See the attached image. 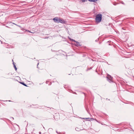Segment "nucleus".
<instances>
[{"label":"nucleus","mask_w":134,"mask_h":134,"mask_svg":"<svg viewBox=\"0 0 134 134\" xmlns=\"http://www.w3.org/2000/svg\"><path fill=\"white\" fill-rule=\"evenodd\" d=\"M102 15L100 14H97L96 15V21L97 23L100 22L102 19Z\"/></svg>","instance_id":"nucleus-1"},{"label":"nucleus","mask_w":134,"mask_h":134,"mask_svg":"<svg viewBox=\"0 0 134 134\" xmlns=\"http://www.w3.org/2000/svg\"><path fill=\"white\" fill-rule=\"evenodd\" d=\"M69 39L72 42H76V43L75 44V45L76 46L78 47L79 46H81L80 43L79 42L76 41L70 38H69Z\"/></svg>","instance_id":"nucleus-2"},{"label":"nucleus","mask_w":134,"mask_h":134,"mask_svg":"<svg viewBox=\"0 0 134 134\" xmlns=\"http://www.w3.org/2000/svg\"><path fill=\"white\" fill-rule=\"evenodd\" d=\"M60 18L58 17H55L53 19V20L55 23H59Z\"/></svg>","instance_id":"nucleus-3"},{"label":"nucleus","mask_w":134,"mask_h":134,"mask_svg":"<svg viewBox=\"0 0 134 134\" xmlns=\"http://www.w3.org/2000/svg\"><path fill=\"white\" fill-rule=\"evenodd\" d=\"M107 79H108V81L109 82H110L112 79V77L110 76L109 75L107 77Z\"/></svg>","instance_id":"nucleus-4"},{"label":"nucleus","mask_w":134,"mask_h":134,"mask_svg":"<svg viewBox=\"0 0 134 134\" xmlns=\"http://www.w3.org/2000/svg\"><path fill=\"white\" fill-rule=\"evenodd\" d=\"M65 21L63 19H59V23L64 24L65 23Z\"/></svg>","instance_id":"nucleus-5"},{"label":"nucleus","mask_w":134,"mask_h":134,"mask_svg":"<svg viewBox=\"0 0 134 134\" xmlns=\"http://www.w3.org/2000/svg\"><path fill=\"white\" fill-rule=\"evenodd\" d=\"M75 129L77 131H79L80 130H81L80 129H79L77 127Z\"/></svg>","instance_id":"nucleus-6"},{"label":"nucleus","mask_w":134,"mask_h":134,"mask_svg":"<svg viewBox=\"0 0 134 134\" xmlns=\"http://www.w3.org/2000/svg\"><path fill=\"white\" fill-rule=\"evenodd\" d=\"M13 65H14V68H15V70H17V68H16V67L15 65L14 64V62H13Z\"/></svg>","instance_id":"nucleus-7"},{"label":"nucleus","mask_w":134,"mask_h":134,"mask_svg":"<svg viewBox=\"0 0 134 134\" xmlns=\"http://www.w3.org/2000/svg\"><path fill=\"white\" fill-rule=\"evenodd\" d=\"M20 83L21 84L23 85H24V86H27L26 84H25L24 82H20Z\"/></svg>","instance_id":"nucleus-8"},{"label":"nucleus","mask_w":134,"mask_h":134,"mask_svg":"<svg viewBox=\"0 0 134 134\" xmlns=\"http://www.w3.org/2000/svg\"><path fill=\"white\" fill-rule=\"evenodd\" d=\"M81 1L82 2H84L86 1H87V0H81Z\"/></svg>","instance_id":"nucleus-9"},{"label":"nucleus","mask_w":134,"mask_h":134,"mask_svg":"<svg viewBox=\"0 0 134 134\" xmlns=\"http://www.w3.org/2000/svg\"><path fill=\"white\" fill-rule=\"evenodd\" d=\"M121 3H122V4H124V2L123 1H121Z\"/></svg>","instance_id":"nucleus-10"},{"label":"nucleus","mask_w":134,"mask_h":134,"mask_svg":"<svg viewBox=\"0 0 134 134\" xmlns=\"http://www.w3.org/2000/svg\"><path fill=\"white\" fill-rule=\"evenodd\" d=\"M39 133L40 134H41V132H39Z\"/></svg>","instance_id":"nucleus-11"},{"label":"nucleus","mask_w":134,"mask_h":134,"mask_svg":"<svg viewBox=\"0 0 134 134\" xmlns=\"http://www.w3.org/2000/svg\"><path fill=\"white\" fill-rule=\"evenodd\" d=\"M90 119L89 118H86V119Z\"/></svg>","instance_id":"nucleus-12"},{"label":"nucleus","mask_w":134,"mask_h":134,"mask_svg":"<svg viewBox=\"0 0 134 134\" xmlns=\"http://www.w3.org/2000/svg\"><path fill=\"white\" fill-rule=\"evenodd\" d=\"M12 118L13 119H14V118H13L12 117V118Z\"/></svg>","instance_id":"nucleus-13"},{"label":"nucleus","mask_w":134,"mask_h":134,"mask_svg":"<svg viewBox=\"0 0 134 134\" xmlns=\"http://www.w3.org/2000/svg\"><path fill=\"white\" fill-rule=\"evenodd\" d=\"M12 62H13V60H12Z\"/></svg>","instance_id":"nucleus-14"},{"label":"nucleus","mask_w":134,"mask_h":134,"mask_svg":"<svg viewBox=\"0 0 134 134\" xmlns=\"http://www.w3.org/2000/svg\"><path fill=\"white\" fill-rule=\"evenodd\" d=\"M83 93V94H85V93Z\"/></svg>","instance_id":"nucleus-15"},{"label":"nucleus","mask_w":134,"mask_h":134,"mask_svg":"<svg viewBox=\"0 0 134 134\" xmlns=\"http://www.w3.org/2000/svg\"><path fill=\"white\" fill-rule=\"evenodd\" d=\"M15 24V25H17L16 24Z\"/></svg>","instance_id":"nucleus-16"},{"label":"nucleus","mask_w":134,"mask_h":134,"mask_svg":"<svg viewBox=\"0 0 134 134\" xmlns=\"http://www.w3.org/2000/svg\"><path fill=\"white\" fill-rule=\"evenodd\" d=\"M114 5H115V4H114Z\"/></svg>","instance_id":"nucleus-17"},{"label":"nucleus","mask_w":134,"mask_h":134,"mask_svg":"<svg viewBox=\"0 0 134 134\" xmlns=\"http://www.w3.org/2000/svg\"><path fill=\"white\" fill-rule=\"evenodd\" d=\"M114 5H115V4H114Z\"/></svg>","instance_id":"nucleus-18"},{"label":"nucleus","mask_w":134,"mask_h":134,"mask_svg":"<svg viewBox=\"0 0 134 134\" xmlns=\"http://www.w3.org/2000/svg\"><path fill=\"white\" fill-rule=\"evenodd\" d=\"M96 41H97V40H96Z\"/></svg>","instance_id":"nucleus-19"},{"label":"nucleus","mask_w":134,"mask_h":134,"mask_svg":"<svg viewBox=\"0 0 134 134\" xmlns=\"http://www.w3.org/2000/svg\"><path fill=\"white\" fill-rule=\"evenodd\" d=\"M122 29H124L123 28H122Z\"/></svg>","instance_id":"nucleus-20"}]
</instances>
